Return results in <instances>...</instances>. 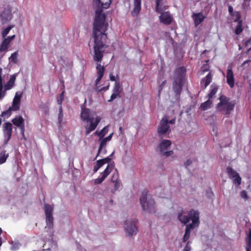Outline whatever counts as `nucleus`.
Instances as JSON below:
<instances>
[{
  "label": "nucleus",
  "mask_w": 251,
  "mask_h": 251,
  "mask_svg": "<svg viewBox=\"0 0 251 251\" xmlns=\"http://www.w3.org/2000/svg\"><path fill=\"white\" fill-rule=\"evenodd\" d=\"M106 16L101 11H96L95 18L93 23L92 37L94 38L93 60L96 62V71L97 78L96 84H98L102 79L105 68L100 63L103 57L105 49L108 47L105 44L107 35V31L108 24L105 22Z\"/></svg>",
  "instance_id": "nucleus-1"
},
{
  "label": "nucleus",
  "mask_w": 251,
  "mask_h": 251,
  "mask_svg": "<svg viewBox=\"0 0 251 251\" xmlns=\"http://www.w3.org/2000/svg\"><path fill=\"white\" fill-rule=\"evenodd\" d=\"M81 109L80 118L82 121L86 123L84 125V128L85 134L87 135L96 128L101 118L97 115L95 111L86 108L84 104L81 106Z\"/></svg>",
  "instance_id": "nucleus-2"
},
{
  "label": "nucleus",
  "mask_w": 251,
  "mask_h": 251,
  "mask_svg": "<svg viewBox=\"0 0 251 251\" xmlns=\"http://www.w3.org/2000/svg\"><path fill=\"white\" fill-rule=\"evenodd\" d=\"M186 70L183 67L176 68L174 74L173 89L176 97H179L185 83Z\"/></svg>",
  "instance_id": "nucleus-3"
},
{
  "label": "nucleus",
  "mask_w": 251,
  "mask_h": 251,
  "mask_svg": "<svg viewBox=\"0 0 251 251\" xmlns=\"http://www.w3.org/2000/svg\"><path fill=\"white\" fill-rule=\"evenodd\" d=\"M220 102L217 104V110L224 115L228 116L233 111L236 104L235 100H231L229 97L222 95L219 98Z\"/></svg>",
  "instance_id": "nucleus-4"
},
{
  "label": "nucleus",
  "mask_w": 251,
  "mask_h": 251,
  "mask_svg": "<svg viewBox=\"0 0 251 251\" xmlns=\"http://www.w3.org/2000/svg\"><path fill=\"white\" fill-rule=\"evenodd\" d=\"M177 218L181 223L184 225L191 220L192 223L189 225L198 226L200 223V213L198 211L192 209L188 212L187 215H185V212L182 210L178 213Z\"/></svg>",
  "instance_id": "nucleus-5"
},
{
  "label": "nucleus",
  "mask_w": 251,
  "mask_h": 251,
  "mask_svg": "<svg viewBox=\"0 0 251 251\" xmlns=\"http://www.w3.org/2000/svg\"><path fill=\"white\" fill-rule=\"evenodd\" d=\"M140 203L143 210L150 213L155 212V201L151 197H148L147 190L142 192Z\"/></svg>",
  "instance_id": "nucleus-6"
},
{
  "label": "nucleus",
  "mask_w": 251,
  "mask_h": 251,
  "mask_svg": "<svg viewBox=\"0 0 251 251\" xmlns=\"http://www.w3.org/2000/svg\"><path fill=\"white\" fill-rule=\"evenodd\" d=\"M137 220L136 219L126 220L125 221V229L128 236L136 235L138 232Z\"/></svg>",
  "instance_id": "nucleus-7"
},
{
  "label": "nucleus",
  "mask_w": 251,
  "mask_h": 251,
  "mask_svg": "<svg viewBox=\"0 0 251 251\" xmlns=\"http://www.w3.org/2000/svg\"><path fill=\"white\" fill-rule=\"evenodd\" d=\"M12 124L7 122L3 124L2 131L4 137L3 145H6L11 138L12 134Z\"/></svg>",
  "instance_id": "nucleus-8"
},
{
  "label": "nucleus",
  "mask_w": 251,
  "mask_h": 251,
  "mask_svg": "<svg viewBox=\"0 0 251 251\" xmlns=\"http://www.w3.org/2000/svg\"><path fill=\"white\" fill-rule=\"evenodd\" d=\"M44 208L46 215L47 225L50 227H52L53 222V217L52 216L53 207L49 204L45 203Z\"/></svg>",
  "instance_id": "nucleus-9"
},
{
  "label": "nucleus",
  "mask_w": 251,
  "mask_h": 251,
  "mask_svg": "<svg viewBox=\"0 0 251 251\" xmlns=\"http://www.w3.org/2000/svg\"><path fill=\"white\" fill-rule=\"evenodd\" d=\"M170 128V126L168 125V119L167 117L162 118L160 122V125L157 128V132L159 137L162 136L164 135Z\"/></svg>",
  "instance_id": "nucleus-10"
},
{
  "label": "nucleus",
  "mask_w": 251,
  "mask_h": 251,
  "mask_svg": "<svg viewBox=\"0 0 251 251\" xmlns=\"http://www.w3.org/2000/svg\"><path fill=\"white\" fill-rule=\"evenodd\" d=\"M12 124L19 127L21 134L24 136L25 131V120L21 115L16 116L11 121Z\"/></svg>",
  "instance_id": "nucleus-11"
},
{
  "label": "nucleus",
  "mask_w": 251,
  "mask_h": 251,
  "mask_svg": "<svg viewBox=\"0 0 251 251\" xmlns=\"http://www.w3.org/2000/svg\"><path fill=\"white\" fill-rule=\"evenodd\" d=\"M158 13L161 14L159 16V20L161 23L166 25L171 24L173 21V17L169 11L164 12V11H162L161 12Z\"/></svg>",
  "instance_id": "nucleus-12"
},
{
  "label": "nucleus",
  "mask_w": 251,
  "mask_h": 251,
  "mask_svg": "<svg viewBox=\"0 0 251 251\" xmlns=\"http://www.w3.org/2000/svg\"><path fill=\"white\" fill-rule=\"evenodd\" d=\"M122 90V88L121 87L120 81H116L113 89V93L111 96L110 99L108 101H112L117 97H119Z\"/></svg>",
  "instance_id": "nucleus-13"
},
{
  "label": "nucleus",
  "mask_w": 251,
  "mask_h": 251,
  "mask_svg": "<svg viewBox=\"0 0 251 251\" xmlns=\"http://www.w3.org/2000/svg\"><path fill=\"white\" fill-rule=\"evenodd\" d=\"M226 82L230 88L234 86L235 80L231 67H228L227 71Z\"/></svg>",
  "instance_id": "nucleus-14"
},
{
  "label": "nucleus",
  "mask_w": 251,
  "mask_h": 251,
  "mask_svg": "<svg viewBox=\"0 0 251 251\" xmlns=\"http://www.w3.org/2000/svg\"><path fill=\"white\" fill-rule=\"evenodd\" d=\"M21 97V94L18 95V93H16L11 106V108L13 109V111H15L19 110Z\"/></svg>",
  "instance_id": "nucleus-15"
},
{
  "label": "nucleus",
  "mask_w": 251,
  "mask_h": 251,
  "mask_svg": "<svg viewBox=\"0 0 251 251\" xmlns=\"http://www.w3.org/2000/svg\"><path fill=\"white\" fill-rule=\"evenodd\" d=\"M192 17L194 20V24L196 26L199 25L206 18V17L203 15L202 12L198 13H194Z\"/></svg>",
  "instance_id": "nucleus-16"
},
{
  "label": "nucleus",
  "mask_w": 251,
  "mask_h": 251,
  "mask_svg": "<svg viewBox=\"0 0 251 251\" xmlns=\"http://www.w3.org/2000/svg\"><path fill=\"white\" fill-rule=\"evenodd\" d=\"M141 0H134V8L131 11V15L133 17L138 16L141 11Z\"/></svg>",
  "instance_id": "nucleus-17"
},
{
  "label": "nucleus",
  "mask_w": 251,
  "mask_h": 251,
  "mask_svg": "<svg viewBox=\"0 0 251 251\" xmlns=\"http://www.w3.org/2000/svg\"><path fill=\"white\" fill-rule=\"evenodd\" d=\"M172 142L170 140L163 139L158 145V149L160 152H163L171 145Z\"/></svg>",
  "instance_id": "nucleus-18"
},
{
  "label": "nucleus",
  "mask_w": 251,
  "mask_h": 251,
  "mask_svg": "<svg viewBox=\"0 0 251 251\" xmlns=\"http://www.w3.org/2000/svg\"><path fill=\"white\" fill-rule=\"evenodd\" d=\"M197 226H194L193 225H187L185 228V233L183 237V242H185L189 238L191 233V230Z\"/></svg>",
  "instance_id": "nucleus-19"
},
{
  "label": "nucleus",
  "mask_w": 251,
  "mask_h": 251,
  "mask_svg": "<svg viewBox=\"0 0 251 251\" xmlns=\"http://www.w3.org/2000/svg\"><path fill=\"white\" fill-rule=\"evenodd\" d=\"M164 0H155V10L157 12H161L162 11H164L168 8V6H163V2Z\"/></svg>",
  "instance_id": "nucleus-20"
},
{
  "label": "nucleus",
  "mask_w": 251,
  "mask_h": 251,
  "mask_svg": "<svg viewBox=\"0 0 251 251\" xmlns=\"http://www.w3.org/2000/svg\"><path fill=\"white\" fill-rule=\"evenodd\" d=\"M212 76L211 73H209L201 81V83H204L203 89H205L207 86L211 82Z\"/></svg>",
  "instance_id": "nucleus-21"
},
{
  "label": "nucleus",
  "mask_w": 251,
  "mask_h": 251,
  "mask_svg": "<svg viewBox=\"0 0 251 251\" xmlns=\"http://www.w3.org/2000/svg\"><path fill=\"white\" fill-rule=\"evenodd\" d=\"M218 90V86L216 84L213 83L210 86L209 93L207 95L208 99L210 100L211 99L213 98L217 93Z\"/></svg>",
  "instance_id": "nucleus-22"
},
{
  "label": "nucleus",
  "mask_w": 251,
  "mask_h": 251,
  "mask_svg": "<svg viewBox=\"0 0 251 251\" xmlns=\"http://www.w3.org/2000/svg\"><path fill=\"white\" fill-rule=\"evenodd\" d=\"M96 3L100 4L102 8L106 9L109 7L111 3V0H94Z\"/></svg>",
  "instance_id": "nucleus-23"
},
{
  "label": "nucleus",
  "mask_w": 251,
  "mask_h": 251,
  "mask_svg": "<svg viewBox=\"0 0 251 251\" xmlns=\"http://www.w3.org/2000/svg\"><path fill=\"white\" fill-rule=\"evenodd\" d=\"M114 165L113 164H108L106 167V168L105 169L104 171L101 173V176L106 178V177L109 175V174L111 173V171L112 170Z\"/></svg>",
  "instance_id": "nucleus-24"
},
{
  "label": "nucleus",
  "mask_w": 251,
  "mask_h": 251,
  "mask_svg": "<svg viewBox=\"0 0 251 251\" xmlns=\"http://www.w3.org/2000/svg\"><path fill=\"white\" fill-rule=\"evenodd\" d=\"M8 157L9 153L7 152L6 150H3L0 152V163L2 164L4 163Z\"/></svg>",
  "instance_id": "nucleus-25"
},
{
  "label": "nucleus",
  "mask_w": 251,
  "mask_h": 251,
  "mask_svg": "<svg viewBox=\"0 0 251 251\" xmlns=\"http://www.w3.org/2000/svg\"><path fill=\"white\" fill-rule=\"evenodd\" d=\"M10 43L9 39L4 38L0 45V51H4L7 50L8 46Z\"/></svg>",
  "instance_id": "nucleus-26"
},
{
  "label": "nucleus",
  "mask_w": 251,
  "mask_h": 251,
  "mask_svg": "<svg viewBox=\"0 0 251 251\" xmlns=\"http://www.w3.org/2000/svg\"><path fill=\"white\" fill-rule=\"evenodd\" d=\"M226 172L229 177L231 179L234 178L236 176H237V175H239L235 170H233L230 167L226 168Z\"/></svg>",
  "instance_id": "nucleus-27"
},
{
  "label": "nucleus",
  "mask_w": 251,
  "mask_h": 251,
  "mask_svg": "<svg viewBox=\"0 0 251 251\" xmlns=\"http://www.w3.org/2000/svg\"><path fill=\"white\" fill-rule=\"evenodd\" d=\"M212 101L208 99V100L202 103L201 105L200 108L203 111H205L211 107Z\"/></svg>",
  "instance_id": "nucleus-28"
},
{
  "label": "nucleus",
  "mask_w": 251,
  "mask_h": 251,
  "mask_svg": "<svg viewBox=\"0 0 251 251\" xmlns=\"http://www.w3.org/2000/svg\"><path fill=\"white\" fill-rule=\"evenodd\" d=\"M244 28L243 27V21H239L237 22V25L235 28V33L237 35H239L243 30Z\"/></svg>",
  "instance_id": "nucleus-29"
},
{
  "label": "nucleus",
  "mask_w": 251,
  "mask_h": 251,
  "mask_svg": "<svg viewBox=\"0 0 251 251\" xmlns=\"http://www.w3.org/2000/svg\"><path fill=\"white\" fill-rule=\"evenodd\" d=\"M108 128L107 126H104L100 131H96L95 134L100 138H103V136L107 133Z\"/></svg>",
  "instance_id": "nucleus-30"
},
{
  "label": "nucleus",
  "mask_w": 251,
  "mask_h": 251,
  "mask_svg": "<svg viewBox=\"0 0 251 251\" xmlns=\"http://www.w3.org/2000/svg\"><path fill=\"white\" fill-rule=\"evenodd\" d=\"M230 16L233 17L234 22H238L239 21H242L241 20V15L239 12L234 11V12Z\"/></svg>",
  "instance_id": "nucleus-31"
},
{
  "label": "nucleus",
  "mask_w": 251,
  "mask_h": 251,
  "mask_svg": "<svg viewBox=\"0 0 251 251\" xmlns=\"http://www.w3.org/2000/svg\"><path fill=\"white\" fill-rule=\"evenodd\" d=\"M118 176V174L116 175V180H114V178L115 177V174L113 175L112 178L111 179V181L114 183V188L115 190H117L119 189V188L121 186V183L119 181V180H118V178L117 176Z\"/></svg>",
  "instance_id": "nucleus-32"
},
{
  "label": "nucleus",
  "mask_w": 251,
  "mask_h": 251,
  "mask_svg": "<svg viewBox=\"0 0 251 251\" xmlns=\"http://www.w3.org/2000/svg\"><path fill=\"white\" fill-rule=\"evenodd\" d=\"M107 141H106L104 138L101 141L100 143V145L99 148L98 152L96 157H98L103 147H105L106 145Z\"/></svg>",
  "instance_id": "nucleus-33"
},
{
  "label": "nucleus",
  "mask_w": 251,
  "mask_h": 251,
  "mask_svg": "<svg viewBox=\"0 0 251 251\" xmlns=\"http://www.w3.org/2000/svg\"><path fill=\"white\" fill-rule=\"evenodd\" d=\"M103 165V163L100 159L97 161L96 165L94 166L93 171L94 173L97 172L99 169Z\"/></svg>",
  "instance_id": "nucleus-34"
},
{
  "label": "nucleus",
  "mask_w": 251,
  "mask_h": 251,
  "mask_svg": "<svg viewBox=\"0 0 251 251\" xmlns=\"http://www.w3.org/2000/svg\"><path fill=\"white\" fill-rule=\"evenodd\" d=\"M63 112L62 106L59 107V113L58 115V120L59 124H61L63 120Z\"/></svg>",
  "instance_id": "nucleus-35"
},
{
  "label": "nucleus",
  "mask_w": 251,
  "mask_h": 251,
  "mask_svg": "<svg viewBox=\"0 0 251 251\" xmlns=\"http://www.w3.org/2000/svg\"><path fill=\"white\" fill-rule=\"evenodd\" d=\"M12 111H13V109L11 108V107H9V108L7 110L2 112L1 116H6L7 118H9L12 114Z\"/></svg>",
  "instance_id": "nucleus-36"
},
{
  "label": "nucleus",
  "mask_w": 251,
  "mask_h": 251,
  "mask_svg": "<svg viewBox=\"0 0 251 251\" xmlns=\"http://www.w3.org/2000/svg\"><path fill=\"white\" fill-rule=\"evenodd\" d=\"M12 28V26L9 25L4 30L2 31V36L3 38H5V37L8 34V33L9 32L10 30Z\"/></svg>",
  "instance_id": "nucleus-37"
},
{
  "label": "nucleus",
  "mask_w": 251,
  "mask_h": 251,
  "mask_svg": "<svg viewBox=\"0 0 251 251\" xmlns=\"http://www.w3.org/2000/svg\"><path fill=\"white\" fill-rule=\"evenodd\" d=\"M14 83L9 80L4 86V89L5 90H8L11 89L14 86Z\"/></svg>",
  "instance_id": "nucleus-38"
},
{
  "label": "nucleus",
  "mask_w": 251,
  "mask_h": 251,
  "mask_svg": "<svg viewBox=\"0 0 251 251\" xmlns=\"http://www.w3.org/2000/svg\"><path fill=\"white\" fill-rule=\"evenodd\" d=\"M18 53L17 52H15L11 54V56L9 59L11 61L14 63H16L17 62V58Z\"/></svg>",
  "instance_id": "nucleus-39"
},
{
  "label": "nucleus",
  "mask_w": 251,
  "mask_h": 251,
  "mask_svg": "<svg viewBox=\"0 0 251 251\" xmlns=\"http://www.w3.org/2000/svg\"><path fill=\"white\" fill-rule=\"evenodd\" d=\"M247 251H251V231H250L249 235Z\"/></svg>",
  "instance_id": "nucleus-40"
},
{
  "label": "nucleus",
  "mask_w": 251,
  "mask_h": 251,
  "mask_svg": "<svg viewBox=\"0 0 251 251\" xmlns=\"http://www.w3.org/2000/svg\"><path fill=\"white\" fill-rule=\"evenodd\" d=\"M233 183L235 184H237L238 185H240L241 183V178L239 176V175L237 176H236L233 179Z\"/></svg>",
  "instance_id": "nucleus-41"
},
{
  "label": "nucleus",
  "mask_w": 251,
  "mask_h": 251,
  "mask_svg": "<svg viewBox=\"0 0 251 251\" xmlns=\"http://www.w3.org/2000/svg\"><path fill=\"white\" fill-rule=\"evenodd\" d=\"M1 18H2V20H4V19H6V20L7 21H8L9 20L11 19V13H8L7 15H6V17H5V12H3L1 15Z\"/></svg>",
  "instance_id": "nucleus-42"
},
{
  "label": "nucleus",
  "mask_w": 251,
  "mask_h": 251,
  "mask_svg": "<svg viewBox=\"0 0 251 251\" xmlns=\"http://www.w3.org/2000/svg\"><path fill=\"white\" fill-rule=\"evenodd\" d=\"M105 179V178L101 176L100 177H99L95 180L94 183L95 184H100Z\"/></svg>",
  "instance_id": "nucleus-43"
},
{
  "label": "nucleus",
  "mask_w": 251,
  "mask_h": 251,
  "mask_svg": "<svg viewBox=\"0 0 251 251\" xmlns=\"http://www.w3.org/2000/svg\"><path fill=\"white\" fill-rule=\"evenodd\" d=\"M163 156H165L166 157H168L171 156L174 154V151H163V152H161Z\"/></svg>",
  "instance_id": "nucleus-44"
},
{
  "label": "nucleus",
  "mask_w": 251,
  "mask_h": 251,
  "mask_svg": "<svg viewBox=\"0 0 251 251\" xmlns=\"http://www.w3.org/2000/svg\"><path fill=\"white\" fill-rule=\"evenodd\" d=\"M166 83H167L166 80H164L159 85V88H158L159 95H160L161 91L162 90L163 87L165 86V85L166 84Z\"/></svg>",
  "instance_id": "nucleus-45"
},
{
  "label": "nucleus",
  "mask_w": 251,
  "mask_h": 251,
  "mask_svg": "<svg viewBox=\"0 0 251 251\" xmlns=\"http://www.w3.org/2000/svg\"><path fill=\"white\" fill-rule=\"evenodd\" d=\"M101 160L102 162L103 163V165L105 163H108L110 162L111 158L110 157V156H108L107 157H106L103 159H100Z\"/></svg>",
  "instance_id": "nucleus-46"
},
{
  "label": "nucleus",
  "mask_w": 251,
  "mask_h": 251,
  "mask_svg": "<svg viewBox=\"0 0 251 251\" xmlns=\"http://www.w3.org/2000/svg\"><path fill=\"white\" fill-rule=\"evenodd\" d=\"M245 46L246 47H249L251 46L249 50H250L251 49V37L249 40L246 41V42L245 43Z\"/></svg>",
  "instance_id": "nucleus-47"
},
{
  "label": "nucleus",
  "mask_w": 251,
  "mask_h": 251,
  "mask_svg": "<svg viewBox=\"0 0 251 251\" xmlns=\"http://www.w3.org/2000/svg\"><path fill=\"white\" fill-rule=\"evenodd\" d=\"M240 196L242 198H248V195L246 191L243 190L241 192Z\"/></svg>",
  "instance_id": "nucleus-48"
},
{
  "label": "nucleus",
  "mask_w": 251,
  "mask_h": 251,
  "mask_svg": "<svg viewBox=\"0 0 251 251\" xmlns=\"http://www.w3.org/2000/svg\"><path fill=\"white\" fill-rule=\"evenodd\" d=\"M189 242H188L183 250V251H190L191 247L189 245Z\"/></svg>",
  "instance_id": "nucleus-49"
},
{
  "label": "nucleus",
  "mask_w": 251,
  "mask_h": 251,
  "mask_svg": "<svg viewBox=\"0 0 251 251\" xmlns=\"http://www.w3.org/2000/svg\"><path fill=\"white\" fill-rule=\"evenodd\" d=\"M109 84H108V85L107 86H106L103 87L101 88L99 90V92L106 91H107V90L109 89Z\"/></svg>",
  "instance_id": "nucleus-50"
},
{
  "label": "nucleus",
  "mask_w": 251,
  "mask_h": 251,
  "mask_svg": "<svg viewBox=\"0 0 251 251\" xmlns=\"http://www.w3.org/2000/svg\"><path fill=\"white\" fill-rule=\"evenodd\" d=\"M228 10L230 15H232V14L234 12V11H233V7L230 5H229L228 6Z\"/></svg>",
  "instance_id": "nucleus-51"
},
{
  "label": "nucleus",
  "mask_w": 251,
  "mask_h": 251,
  "mask_svg": "<svg viewBox=\"0 0 251 251\" xmlns=\"http://www.w3.org/2000/svg\"><path fill=\"white\" fill-rule=\"evenodd\" d=\"M110 80L112 81H116L115 76L112 74V73H110L109 75Z\"/></svg>",
  "instance_id": "nucleus-52"
},
{
  "label": "nucleus",
  "mask_w": 251,
  "mask_h": 251,
  "mask_svg": "<svg viewBox=\"0 0 251 251\" xmlns=\"http://www.w3.org/2000/svg\"><path fill=\"white\" fill-rule=\"evenodd\" d=\"M192 163V161L190 159L187 160L184 163L185 167H188Z\"/></svg>",
  "instance_id": "nucleus-53"
},
{
  "label": "nucleus",
  "mask_w": 251,
  "mask_h": 251,
  "mask_svg": "<svg viewBox=\"0 0 251 251\" xmlns=\"http://www.w3.org/2000/svg\"><path fill=\"white\" fill-rule=\"evenodd\" d=\"M113 134V133H112L110 134L107 137L104 138V139L107 141H110L112 137Z\"/></svg>",
  "instance_id": "nucleus-54"
},
{
  "label": "nucleus",
  "mask_w": 251,
  "mask_h": 251,
  "mask_svg": "<svg viewBox=\"0 0 251 251\" xmlns=\"http://www.w3.org/2000/svg\"><path fill=\"white\" fill-rule=\"evenodd\" d=\"M15 80H16V75H12L9 79V80H10L11 82H13L14 83H15Z\"/></svg>",
  "instance_id": "nucleus-55"
},
{
  "label": "nucleus",
  "mask_w": 251,
  "mask_h": 251,
  "mask_svg": "<svg viewBox=\"0 0 251 251\" xmlns=\"http://www.w3.org/2000/svg\"><path fill=\"white\" fill-rule=\"evenodd\" d=\"M176 122V119L174 118L171 120H168V124H174Z\"/></svg>",
  "instance_id": "nucleus-56"
},
{
  "label": "nucleus",
  "mask_w": 251,
  "mask_h": 251,
  "mask_svg": "<svg viewBox=\"0 0 251 251\" xmlns=\"http://www.w3.org/2000/svg\"><path fill=\"white\" fill-rule=\"evenodd\" d=\"M63 100H62L61 99H59L57 100V103L60 105V106H62V103Z\"/></svg>",
  "instance_id": "nucleus-57"
},
{
  "label": "nucleus",
  "mask_w": 251,
  "mask_h": 251,
  "mask_svg": "<svg viewBox=\"0 0 251 251\" xmlns=\"http://www.w3.org/2000/svg\"><path fill=\"white\" fill-rule=\"evenodd\" d=\"M249 5H247L246 3H243L242 4V7L244 9L248 10V7Z\"/></svg>",
  "instance_id": "nucleus-58"
},
{
  "label": "nucleus",
  "mask_w": 251,
  "mask_h": 251,
  "mask_svg": "<svg viewBox=\"0 0 251 251\" xmlns=\"http://www.w3.org/2000/svg\"><path fill=\"white\" fill-rule=\"evenodd\" d=\"M15 38V35H12L11 36H9L7 38H6V39H9V42H10L12 40H13L14 38Z\"/></svg>",
  "instance_id": "nucleus-59"
},
{
  "label": "nucleus",
  "mask_w": 251,
  "mask_h": 251,
  "mask_svg": "<svg viewBox=\"0 0 251 251\" xmlns=\"http://www.w3.org/2000/svg\"><path fill=\"white\" fill-rule=\"evenodd\" d=\"M3 89V86H0V99L2 97V91Z\"/></svg>",
  "instance_id": "nucleus-60"
},
{
  "label": "nucleus",
  "mask_w": 251,
  "mask_h": 251,
  "mask_svg": "<svg viewBox=\"0 0 251 251\" xmlns=\"http://www.w3.org/2000/svg\"><path fill=\"white\" fill-rule=\"evenodd\" d=\"M64 92L63 91L61 94L60 95V98L59 99H61L62 100H63L64 99Z\"/></svg>",
  "instance_id": "nucleus-61"
},
{
  "label": "nucleus",
  "mask_w": 251,
  "mask_h": 251,
  "mask_svg": "<svg viewBox=\"0 0 251 251\" xmlns=\"http://www.w3.org/2000/svg\"><path fill=\"white\" fill-rule=\"evenodd\" d=\"M250 61V60H247L243 62V65H245V64H246V63H249Z\"/></svg>",
  "instance_id": "nucleus-62"
},
{
  "label": "nucleus",
  "mask_w": 251,
  "mask_h": 251,
  "mask_svg": "<svg viewBox=\"0 0 251 251\" xmlns=\"http://www.w3.org/2000/svg\"><path fill=\"white\" fill-rule=\"evenodd\" d=\"M2 245V240H1V238L0 237V247Z\"/></svg>",
  "instance_id": "nucleus-63"
},
{
  "label": "nucleus",
  "mask_w": 251,
  "mask_h": 251,
  "mask_svg": "<svg viewBox=\"0 0 251 251\" xmlns=\"http://www.w3.org/2000/svg\"><path fill=\"white\" fill-rule=\"evenodd\" d=\"M119 130H120V131H121V132H122V127H120V128H119Z\"/></svg>",
  "instance_id": "nucleus-64"
}]
</instances>
